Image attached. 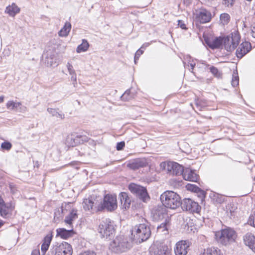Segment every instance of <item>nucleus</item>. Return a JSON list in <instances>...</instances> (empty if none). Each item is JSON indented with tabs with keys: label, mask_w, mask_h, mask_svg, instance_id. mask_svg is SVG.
<instances>
[{
	"label": "nucleus",
	"mask_w": 255,
	"mask_h": 255,
	"mask_svg": "<svg viewBox=\"0 0 255 255\" xmlns=\"http://www.w3.org/2000/svg\"><path fill=\"white\" fill-rule=\"evenodd\" d=\"M215 0H204V1L206 2H208V4H211L212 1H214Z\"/></svg>",
	"instance_id": "57"
},
{
	"label": "nucleus",
	"mask_w": 255,
	"mask_h": 255,
	"mask_svg": "<svg viewBox=\"0 0 255 255\" xmlns=\"http://www.w3.org/2000/svg\"><path fill=\"white\" fill-rule=\"evenodd\" d=\"M195 65H193V64H191V65H190V67H191V69L192 70L193 69V68H194V66Z\"/></svg>",
	"instance_id": "61"
},
{
	"label": "nucleus",
	"mask_w": 255,
	"mask_h": 255,
	"mask_svg": "<svg viewBox=\"0 0 255 255\" xmlns=\"http://www.w3.org/2000/svg\"><path fill=\"white\" fill-rule=\"evenodd\" d=\"M73 86L74 87H76L77 86V80L76 81V82H73Z\"/></svg>",
	"instance_id": "59"
},
{
	"label": "nucleus",
	"mask_w": 255,
	"mask_h": 255,
	"mask_svg": "<svg viewBox=\"0 0 255 255\" xmlns=\"http://www.w3.org/2000/svg\"><path fill=\"white\" fill-rule=\"evenodd\" d=\"M147 163L145 159H137L133 162L128 164V166L130 168L135 170L141 167H145Z\"/></svg>",
	"instance_id": "25"
},
{
	"label": "nucleus",
	"mask_w": 255,
	"mask_h": 255,
	"mask_svg": "<svg viewBox=\"0 0 255 255\" xmlns=\"http://www.w3.org/2000/svg\"><path fill=\"white\" fill-rule=\"evenodd\" d=\"M47 112L51 114L53 117H55L57 118L63 120L65 118V116L62 113L58 112V110L55 109L48 108L47 109Z\"/></svg>",
	"instance_id": "31"
},
{
	"label": "nucleus",
	"mask_w": 255,
	"mask_h": 255,
	"mask_svg": "<svg viewBox=\"0 0 255 255\" xmlns=\"http://www.w3.org/2000/svg\"><path fill=\"white\" fill-rule=\"evenodd\" d=\"M170 223L169 220L166 219L165 222L161 223L157 228V233L160 234L167 235L168 233V228L170 227Z\"/></svg>",
	"instance_id": "27"
},
{
	"label": "nucleus",
	"mask_w": 255,
	"mask_h": 255,
	"mask_svg": "<svg viewBox=\"0 0 255 255\" xmlns=\"http://www.w3.org/2000/svg\"><path fill=\"white\" fill-rule=\"evenodd\" d=\"M200 255H223L221 251L218 248L212 247L208 248Z\"/></svg>",
	"instance_id": "30"
},
{
	"label": "nucleus",
	"mask_w": 255,
	"mask_h": 255,
	"mask_svg": "<svg viewBox=\"0 0 255 255\" xmlns=\"http://www.w3.org/2000/svg\"><path fill=\"white\" fill-rule=\"evenodd\" d=\"M134 240L139 243L147 240L150 236L151 231L147 224L143 223L136 225L131 231Z\"/></svg>",
	"instance_id": "3"
},
{
	"label": "nucleus",
	"mask_w": 255,
	"mask_h": 255,
	"mask_svg": "<svg viewBox=\"0 0 255 255\" xmlns=\"http://www.w3.org/2000/svg\"><path fill=\"white\" fill-rule=\"evenodd\" d=\"M207 45L211 49L219 48L223 44V39L221 37H216L214 39H205Z\"/></svg>",
	"instance_id": "22"
},
{
	"label": "nucleus",
	"mask_w": 255,
	"mask_h": 255,
	"mask_svg": "<svg viewBox=\"0 0 255 255\" xmlns=\"http://www.w3.org/2000/svg\"><path fill=\"white\" fill-rule=\"evenodd\" d=\"M15 208L14 203L10 202L0 206V213L2 217L6 218L11 215L12 212Z\"/></svg>",
	"instance_id": "16"
},
{
	"label": "nucleus",
	"mask_w": 255,
	"mask_h": 255,
	"mask_svg": "<svg viewBox=\"0 0 255 255\" xmlns=\"http://www.w3.org/2000/svg\"><path fill=\"white\" fill-rule=\"evenodd\" d=\"M12 145L9 142H3L1 144V147L3 149L9 150L11 148Z\"/></svg>",
	"instance_id": "43"
},
{
	"label": "nucleus",
	"mask_w": 255,
	"mask_h": 255,
	"mask_svg": "<svg viewBox=\"0 0 255 255\" xmlns=\"http://www.w3.org/2000/svg\"><path fill=\"white\" fill-rule=\"evenodd\" d=\"M49 247V246H48V245H47L43 243L42 244L41 250L43 255L45 254L46 251L48 250Z\"/></svg>",
	"instance_id": "47"
},
{
	"label": "nucleus",
	"mask_w": 255,
	"mask_h": 255,
	"mask_svg": "<svg viewBox=\"0 0 255 255\" xmlns=\"http://www.w3.org/2000/svg\"><path fill=\"white\" fill-rule=\"evenodd\" d=\"M128 189L132 193L135 194L143 202H146L149 199L146 189L144 187L134 183H131L128 186Z\"/></svg>",
	"instance_id": "10"
},
{
	"label": "nucleus",
	"mask_w": 255,
	"mask_h": 255,
	"mask_svg": "<svg viewBox=\"0 0 255 255\" xmlns=\"http://www.w3.org/2000/svg\"><path fill=\"white\" fill-rule=\"evenodd\" d=\"M160 200L165 207L172 209H176L181 204L180 196L172 191L163 193L160 196Z\"/></svg>",
	"instance_id": "1"
},
{
	"label": "nucleus",
	"mask_w": 255,
	"mask_h": 255,
	"mask_svg": "<svg viewBox=\"0 0 255 255\" xmlns=\"http://www.w3.org/2000/svg\"><path fill=\"white\" fill-rule=\"evenodd\" d=\"M254 180H255V178H254Z\"/></svg>",
	"instance_id": "62"
},
{
	"label": "nucleus",
	"mask_w": 255,
	"mask_h": 255,
	"mask_svg": "<svg viewBox=\"0 0 255 255\" xmlns=\"http://www.w3.org/2000/svg\"><path fill=\"white\" fill-rule=\"evenodd\" d=\"M133 94L131 93L130 90H128L122 95L121 98L122 100L126 101L133 98Z\"/></svg>",
	"instance_id": "37"
},
{
	"label": "nucleus",
	"mask_w": 255,
	"mask_h": 255,
	"mask_svg": "<svg viewBox=\"0 0 255 255\" xmlns=\"http://www.w3.org/2000/svg\"><path fill=\"white\" fill-rule=\"evenodd\" d=\"M3 225V222L2 221H0V228Z\"/></svg>",
	"instance_id": "60"
},
{
	"label": "nucleus",
	"mask_w": 255,
	"mask_h": 255,
	"mask_svg": "<svg viewBox=\"0 0 255 255\" xmlns=\"http://www.w3.org/2000/svg\"><path fill=\"white\" fill-rule=\"evenodd\" d=\"M57 236H59L63 239H67L73 236L74 234L72 227L66 230L64 228H58L56 230Z\"/></svg>",
	"instance_id": "24"
},
{
	"label": "nucleus",
	"mask_w": 255,
	"mask_h": 255,
	"mask_svg": "<svg viewBox=\"0 0 255 255\" xmlns=\"http://www.w3.org/2000/svg\"><path fill=\"white\" fill-rule=\"evenodd\" d=\"M19 11V8L14 3H13L6 7L5 12L11 16H14Z\"/></svg>",
	"instance_id": "28"
},
{
	"label": "nucleus",
	"mask_w": 255,
	"mask_h": 255,
	"mask_svg": "<svg viewBox=\"0 0 255 255\" xmlns=\"http://www.w3.org/2000/svg\"><path fill=\"white\" fill-rule=\"evenodd\" d=\"M31 255H40V252L38 250H33L32 252Z\"/></svg>",
	"instance_id": "55"
},
{
	"label": "nucleus",
	"mask_w": 255,
	"mask_h": 255,
	"mask_svg": "<svg viewBox=\"0 0 255 255\" xmlns=\"http://www.w3.org/2000/svg\"><path fill=\"white\" fill-rule=\"evenodd\" d=\"M71 81L73 82H76L77 78H76V75L75 74V73H73L72 75H71Z\"/></svg>",
	"instance_id": "54"
},
{
	"label": "nucleus",
	"mask_w": 255,
	"mask_h": 255,
	"mask_svg": "<svg viewBox=\"0 0 255 255\" xmlns=\"http://www.w3.org/2000/svg\"><path fill=\"white\" fill-rule=\"evenodd\" d=\"M153 217L155 220H162L167 216V210L164 206H159L153 212Z\"/></svg>",
	"instance_id": "20"
},
{
	"label": "nucleus",
	"mask_w": 255,
	"mask_h": 255,
	"mask_svg": "<svg viewBox=\"0 0 255 255\" xmlns=\"http://www.w3.org/2000/svg\"><path fill=\"white\" fill-rule=\"evenodd\" d=\"M119 198L121 203V207L127 210L129 208L131 200L126 192H122L119 195Z\"/></svg>",
	"instance_id": "23"
},
{
	"label": "nucleus",
	"mask_w": 255,
	"mask_h": 255,
	"mask_svg": "<svg viewBox=\"0 0 255 255\" xmlns=\"http://www.w3.org/2000/svg\"><path fill=\"white\" fill-rule=\"evenodd\" d=\"M155 255H171L170 250L166 246H162Z\"/></svg>",
	"instance_id": "35"
},
{
	"label": "nucleus",
	"mask_w": 255,
	"mask_h": 255,
	"mask_svg": "<svg viewBox=\"0 0 255 255\" xmlns=\"http://www.w3.org/2000/svg\"><path fill=\"white\" fill-rule=\"evenodd\" d=\"M252 35L255 38V23H254L252 27Z\"/></svg>",
	"instance_id": "53"
},
{
	"label": "nucleus",
	"mask_w": 255,
	"mask_h": 255,
	"mask_svg": "<svg viewBox=\"0 0 255 255\" xmlns=\"http://www.w3.org/2000/svg\"><path fill=\"white\" fill-rule=\"evenodd\" d=\"M5 204V203H4V201L3 200V199L0 196V206H2V205Z\"/></svg>",
	"instance_id": "56"
},
{
	"label": "nucleus",
	"mask_w": 255,
	"mask_h": 255,
	"mask_svg": "<svg viewBox=\"0 0 255 255\" xmlns=\"http://www.w3.org/2000/svg\"><path fill=\"white\" fill-rule=\"evenodd\" d=\"M244 241L245 245L255 253V237L251 233H247L244 237Z\"/></svg>",
	"instance_id": "21"
},
{
	"label": "nucleus",
	"mask_w": 255,
	"mask_h": 255,
	"mask_svg": "<svg viewBox=\"0 0 255 255\" xmlns=\"http://www.w3.org/2000/svg\"><path fill=\"white\" fill-rule=\"evenodd\" d=\"M100 197L91 196L87 199H85L83 202V207L85 211L95 213L102 211V206H100Z\"/></svg>",
	"instance_id": "6"
},
{
	"label": "nucleus",
	"mask_w": 255,
	"mask_h": 255,
	"mask_svg": "<svg viewBox=\"0 0 255 255\" xmlns=\"http://www.w3.org/2000/svg\"><path fill=\"white\" fill-rule=\"evenodd\" d=\"M220 20L223 25L227 24L230 20V16L227 13H223L220 15Z\"/></svg>",
	"instance_id": "34"
},
{
	"label": "nucleus",
	"mask_w": 255,
	"mask_h": 255,
	"mask_svg": "<svg viewBox=\"0 0 255 255\" xmlns=\"http://www.w3.org/2000/svg\"><path fill=\"white\" fill-rule=\"evenodd\" d=\"M187 188L188 190L194 191L195 192H197L199 189V188L196 186L192 184H188L187 186Z\"/></svg>",
	"instance_id": "46"
},
{
	"label": "nucleus",
	"mask_w": 255,
	"mask_h": 255,
	"mask_svg": "<svg viewBox=\"0 0 255 255\" xmlns=\"http://www.w3.org/2000/svg\"><path fill=\"white\" fill-rule=\"evenodd\" d=\"M145 44H143V45L139 48L135 53L134 57V61L135 64L136 63L137 60L138 59L140 56L143 53V50L142 49H144Z\"/></svg>",
	"instance_id": "39"
},
{
	"label": "nucleus",
	"mask_w": 255,
	"mask_h": 255,
	"mask_svg": "<svg viewBox=\"0 0 255 255\" xmlns=\"http://www.w3.org/2000/svg\"><path fill=\"white\" fill-rule=\"evenodd\" d=\"M67 69L70 75H72L73 73H75L74 70L73 68L72 65H68Z\"/></svg>",
	"instance_id": "51"
},
{
	"label": "nucleus",
	"mask_w": 255,
	"mask_h": 255,
	"mask_svg": "<svg viewBox=\"0 0 255 255\" xmlns=\"http://www.w3.org/2000/svg\"><path fill=\"white\" fill-rule=\"evenodd\" d=\"M251 44L249 42H242L236 51L237 56L239 58H242L251 50Z\"/></svg>",
	"instance_id": "15"
},
{
	"label": "nucleus",
	"mask_w": 255,
	"mask_h": 255,
	"mask_svg": "<svg viewBox=\"0 0 255 255\" xmlns=\"http://www.w3.org/2000/svg\"><path fill=\"white\" fill-rule=\"evenodd\" d=\"M248 224L255 227V212L251 215L248 220Z\"/></svg>",
	"instance_id": "41"
},
{
	"label": "nucleus",
	"mask_w": 255,
	"mask_h": 255,
	"mask_svg": "<svg viewBox=\"0 0 255 255\" xmlns=\"http://www.w3.org/2000/svg\"><path fill=\"white\" fill-rule=\"evenodd\" d=\"M2 54L3 55V57L6 56H8L10 54V51L9 50V48H5L4 49Z\"/></svg>",
	"instance_id": "52"
},
{
	"label": "nucleus",
	"mask_w": 255,
	"mask_h": 255,
	"mask_svg": "<svg viewBox=\"0 0 255 255\" xmlns=\"http://www.w3.org/2000/svg\"><path fill=\"white\" fill-rule=\"evenodd\" d=\"M88 141V137L85 135H77L75 137H68L67 139V142L71 146H75L77 144L83 143Z\"/></svg>",
	"instance_id": "19"
},
{
	"label": "nucleus",
	"mask_w": 255,
	"mask_h": 255,
	"mask_svg": "<svg viewBox=\"0 0 255 255\" xmlns=\"http://www.w3.org/2000/svg\"><path fill=\"white\" fill-rule=\"evenodd\" d=\"M180 205L183 210L192 213H199L201 209V207L197 202L189 198L184 199L183 201L181 202Z\"/></svg>",
	"instance_id": "12"
},
{
	"label": "nucleus",
	"mask_w": 255,
	"mask_h": 255,
	"mask_svg": "<svg viewBox=\"0 0 255 255\" xmlns=\"http://www.w3.org/2000/svg\"><path fill=\"white\" fill-rule=\"evenodd\" d=\"M100 206H102V211L107 209L113 211L117 208V197L114 195L108 194L104 197L103 200L100 198Z\"/></svg>",
	"instance_id": "9"
},
{
	"label": "nucleus",
	"mask_w": 255,
	"mask_h": 255,
	"mask_svg": "<svg viewBox=\"0 0 255 255\" xmlns=\"http://www.w3.org/2000/svg\"><path fill=\"white\" fill-rule=\"evenodd\" d=\"M182 175L184 180L192 182H197L199 178L195 170L190 168L185 169Z\"/></svg>",
	"instance_id": "18"
},
{
	"label": "nucleus",
	"mask_w": 255,
	"mask_h": 255,
	"mask_svg": "<svg viewBox=\"0 0 255 255\" xmlns=\"http://www.w3.org/2000/svg\"><path fill=\"white\" fill-rule=\"evenodd\" d=\"M161 166L164 168H166L168 173L172 175L178 176L182 175L184 170L181 165L175 162L170 161L167 163L162 162Z\"/></svg>",
	"instance_id": "11"
},
{
	"label": "nucleus",
	"mask_w": 255,
	"mask_h": 255,
	"mask_svg": "<svg viewBox=\"0 0 255 255\" xmlns=\"http://www.w3.org/2000/svg\"><path fill=\"white\" fill-rule=\"evenodd\" d=\"M212 18L211 12L206 9L196 11V18L200 23H205L210 21Z\"/></svg>",
	"instance_id": "14"
},
{
	"label": "nucleus",
	"mask_w": 255,
	"mask_h": 255,
	"mask_svg": "<svg viewBox=\"0 0 255 255\" xmlns=\"http://www.w3.org/2000/svg\"><path fill=\"white\" fill-rule=\"evenodd\" d=\"M215 237L219 243L227 246L235 241L237 234L233 229L227 228L217 232Z\"/></svg>",
	"instance_id": "4"
},
{
	"label": "nucleus",
	"mask_w": 255,
	"mask_h": 255,
	"mask_svg": "<svg viewBox=\"0 0 255 255\" xmlns=\"http://www.w3.org/2000/svg\"><path fill=\"white\" fill-rule=\"evenodd\" d=\"M125 143L124 141H121L120 142H118L117 144V149L118 150H122L123 147L125 146Z\"/></svg>",
	"instance_id": "50"
},
{
	"label": "nucleus",
	"mask_w": 255,
	"mask_h": 255,
	"mask_svg": "<svg viewBox=\"0 0 255 255\" xmlns=\"http://www.w3.org/2000/svg\"><path fill=\"white\" fill-rule=\"evenodd\" d=\"M177 22H178V25L179 27L181 28L182 29H187L186 25L184 23V21H183L182 20H178L177 21Z\"/></svg>",
	"instance_id": "48"
},
{
	"label": "nucleus",
	"mask_w": 255,
	"mask_h": 255,
	"mask_svg": "<svg viewBox=\"0 0 255 255\" xmlns=\"http://www.w3.org/2000/svg\"><path fill=\"white\" fill-rule=\"evenodd\" d=\"M78 255H96V253L93 251H87L85 252H82Z\"/></svg>",
	"instance_id": "49"
},
{
	"label": "nucleus",
	"mask_w": 255,
	"mask_h": 255,
	"mask_svg": "<svg viewBox=\"0 0 255 255\" xmlns=\"http://www.w3.org/2000/svg\"><path fill=\"white\" fill-rule=\"evenodd\" d=\"M239 84V76L237 72V67H236V69L234 70L232 81V85L233 87H236Z\"/></svg>",
	"instance_id": "36"
},
{
	"label": "nucleus",
	"mask_w": 255,
	"mask_h": 255,
	"mask_svg": "<svg viewBox=\"0 0 255 255\" xmlns=\"http://www.w3.org/2000/svg\"><path fill=\"white\" fill-rule=\"evenodd\" d=\"M4 101V96H1L0 97V103H1L3 102Z\"/></svg>",
	"instance_id": "58"
},
{
	"label": "nucleus",
	"mask_w": 255,
	"mask_h": 255,
	"mask_svg": "<svg viewBox=\"0 0 255 255\" xmlns=\"http://www.w3.org/2000/svg\"><path fill=\"white\" fill-rule=\"evenodd\" d=\"M235 0H222V3L226 7H231L233 6Z\"/></svg>",
	"instance_id": "40"
},
{
	"label": "nucleus",
	"mask_w": 255,
	"mask_h": 255,
	"mask_svg": "<svg viewBox=\"0 0 255 255\" xmlns=\"http://www.w3.org/2000/svg\"><path fill=\"white\" fill-rule=\"evenodd\" d=\"M223 43L225 48L228 51L234 50L238 45L240 40V36L238 33H232L223 38Z\"/></svg>",
	"instance_id": "8"
},
{
	"label": "nucleus",
	"mask_w": 255,
	"mask_h": 255,
	"mask_svg": "<svg viewBox=\"0 0 255 255\" xmlns=\"http://www.w3.org/2000/svg\"><path fill=\"white\" fill-rule=\"evenodd\" d=\"M9 188L10 190V192L12 194H14L17 192V188L16 186L13 184V183H9Z\"/></svg>",
	"instance_id": "45"
},
{
	"label": "nucleus",
	"mask_w": 255,
	"mask_h": 255,
	"mask_svg": "<svg viewBox=\"0 0 255 255\" xmlns=\"http://www.w3.org/2000/svg\"><path fill=\"white\" fill-rule=\"evenodd\" d=\"M52 236L51 235H47L43 239V244H45L47 245H48V246H50V244L51 243V240H52Z\"/></svg>",
	"instance_id": "42"
},
{
	"label": "nucleus",
	"mask_w": 255,
	"mask_h": 255,
	"mask_svg": "<svg viewBox=\"0 0 255 255\" xmlns=\"http://www.w3.org/2000/svg\"><path fill=\"white\" fill-rule=\"evenodd\" d=\"M131 247V240L123 236L117 237L110 244V249L113 252L117 253L126 252Z\"/></svg>",
	"instance_id": "2"
},
{
	"label": "nucleus",
	"mask_w": 255,
	"mask_h": 255,
	"mask_svg": "<svg viewBox=\"0 0 255 255\" xmlns=\"http://www.w3.org/2000/svg\"><path fill=\"white\" fill-rule=\"evenodd\" d=\"M89 45L88 41L85 39H83L82 43L77 47L76 51L78 53L86 51L89 48Z\"/></svg>",
	"instance_id": "33"
},
{
	"label": "nucleus",
	"mask_w": 255,
	"mask_h": 255,
	"mask_svg": "<svg viewBox=\"0 0 255 255\" xmlns=\"http://www.w3.org/2000/svg\"><path fill=\"white\" fill-rule=\"evenodd\" d=\"M190 243L187 241H180L176 244V247L174 249V252L176 255H186Z\"/></svg>",
	"instance_id": "13"
},
{
	"label": "nucleus",
	"mask_w": 255,
	"mask_h": 255,
	"mask_svg": "<svg viewBox=\"0 0 255 255\" xmlns=\"http://www.w3.org/2000/svg\"><path fill=\"white\" fill-rule=\"evenodd\" d=\"M197 60L193 59L190 55H187L183 57V64H196Z\"/></svg>",
	"instance_id": "38"
},
{
	"label": "nucleus",
	"mask_w": 255,
	"mask_h": 255,
	"mask_svg": "<svg viewBox=\"0 0 255 255\" xmlns=\"http://www.w3.org/2000/svg\"><path fill=\"white\" fill-rule=\"evenodd\" d=\"M210 196L212 200L217 203L221 204L224 201V196L218 193L213 192Z\"/></svg>",
	"instance_id": "32"
},
{
	"label": "nucleus",
	"mask_w": 255,
	"mask_h": 255,
	"mask_svg": "<svg viewBox=\"0 0 255 255\" xmlns=\"http://www.w3.org/2000/svg\"><path fill=\"white\" fill-rule=\"evenodd\" d=\"M7 109L19 112H25L26 111V107L22 106L20 102L8 101L6 104Z\"/></svg>",
	"instance_id": "17"
},
{
	"label": "nucleus",
	"mask_w": 255,
	"mask_h": 255,
	"mask_svg": "<svg viewBox=\"0 0 255 255\" xmlns=\"http://www.w3.org/2000/svg\"><path fill=\"white\" fill-rule=\"evenodd\" d=\"M114 222L109 219L103 220L99 226V233L102 238L112 237L115 233Z\"/></svg>",
	"instance_id": "5"
},
{
	"label": "nucleus",
	"mask_w": 255,
	"mask_h": 255,
	"mask_svg": "<svg viewBox=\"0 0 255 255\" xmlns=\"http://www.w3.org/2000/svg\"><path fill=\"white\" fill-rule=\"evenodd\" d=\"M52 253L53 255H72L73 250L67 242L56 243L53 246Z\"/></svg>",
	"instance_id": "7"
},
{
	"label": "nucleus",
	"mask_w": 255,
	"mask_h": 255,
	"mask_svg": "<svg viewBox=\"0 0 255 255\" xmlns=\"http://www.w3.org/2000/svg\"><path fill=\"white\" fill-rule=\"evenodd\" d=\"M77 218V210L74 209H72L70 210L69 214L65 217L64 222L66 224L71 226L73 222Z\"/></svg>",
	"instance_id": "26"
},
{
	"label": "nucleus",
	"mask_w": 255,
	"mask_h": 255,
	"mask_svg": "<svg viewBox=\"0 0 255 255\" xmlns=\"http://www.w3.org/2000/svg\"><path fill=\"white\" fill-rule=\"evenodd\" d=\"M71 29V24L69 22H65L64 26L59 31L58 34L61 37L67 36Z\"/></svg>",
	"instance_id": "29"
},
{
	"label": "nucleus",
	"mask_w": 255,
	"mask_h": 255,
	"mask_svg": "<svg viewBox=\"0 0 255 255\" xmlns=\"http://www.w3.org/2000/svg\"><path fill=\"white\" fill-rule=\"evenodd\" d=\"M210 71L212 72V73L217 77L219 78L221 77V74L218 71V70L216 68L212 66L210 68Z\"/></svg>",
	"instance_id": "44"
}]
</instances>
